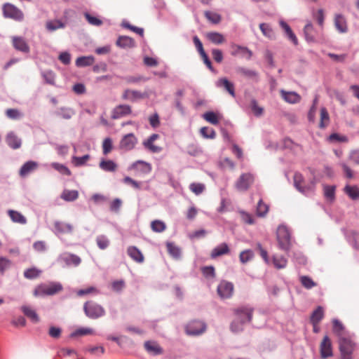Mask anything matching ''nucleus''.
Masks as SVG:
<instances>
[{
  "label": "nucleus",
  "mask_w": 359,
  "mask_h": 359,
  "mask_svg": "<svg viewBox=\"0 0 359 359\" xmlns=\"http://www.w3.org/2000/svg\"><path fill=\"white\" fill-rule=\"evenodd\" d=\"M255 180L254 175L250 172L243 173L235 183V187L240 191H247Z\"/></svg>",
  "instance_id": "obj_5"
},
{
  "label": "nucleus",
  "mask_w": 359,
  "mask_h": 359,
  "mask_svg": "<svg viewBox=\"0 0 359 359\" xmlns=\"http://www.w3.org/2000/svg\"><path fill=\"white\" fill-rule=\"evenodd\" d=\"M6 115L8 118L13 120H18L22 117L23 114L17 109H8L6 111Z\"/></svg>",
  "instance_id": "obj_49"
},
{
  "label": "nucleus",
  "mask_w": 359,
  "mask_h": 359,
  "mask_svg": "<svg viewBox=\"0 0 359 359\" xmlns=\"http://www.w3.org/2000/svg\"><path fill=\"white\" fill-rule=\"evenodd\" d=\"M236 72L238 74L248 78V79H257L258 77V73L252 69H248L244 67H238L236 69Z\"/></svg>",
  "instance_id": "obj_23"
},
{
  "label": "nucleus",
  "mask_w": 359,
  "mask_h": 359,
  "mask_svg": "<svg viewBox=\"0 0 359 359\" xmlns=\"http://www.w3.org/2000/svg\"><path fill=\"white\" fill-rule=\"evenodd\" d=\"M89 159L90 155L88 154L84 155L81 157L73 156L72 162L75 166L79 167L85 165Z\"/></svg>",
  "instance_id": "obj_50"
},
{
  "label": "nucleus",
  "mask_w": 359,
  "mask_h": 359,
  "mask_svg": "<svg viewBox=\"0 0 359 359\" xmlns=\"http://www.w3.org/2000/svg\"><path fill=\"white\" fill-rule=\"evenodd\" d=\"M96 242H97L98 247L101 250L106 249L109 246V241L107 239V238L102 235L97 237Z\"/></svg>",
  "instance_id": "obj_56"
},
{
  "label": "nucleus",
  "mask_w": 359,
  "mask_h": 359,
  "mask_svg": "<svg viewBox=\"0 0 359 359\" xmlns=\"http://www.w3.org/2000/svg\"><path fill=\"white\" fill-rule=\"evenodd\" d=\"M102 152L104 155L109 154L113 149V141L110 137L105 138L102 142Z\"/></svg>",
  "instance_id": "obj_48"
},
{
  "label": "nucleus",
  "mask_w": 359,
  "mask_h": 359,
  "mask_svg": "<svg viewBox=\"0 0 359 359\" xmlns=\"http://www.w3.org/2000/svg\"><path fill=\"white\" fill-rule=\"evenodd\" d=\"M276 237L280 248L288 250L290 246V233L287 227L280 225L277 229Z\"/></svg>",
  "instance_id": "obj_3"
},
{
  "label": "nucleus",
  "mask_w": 359,
  "mask_h": 359,
  "mask_svg": "<svg viewBox=\"0 0 359 359\" xmlns=\"http://www.w3.org/2000/svg\"><path fill=\"white\" fill-rule=\"evenodd\" d=\"M280 25L282 27V29L285 31L287 37L293 42V43L294 45H297V39L295 34L293 33L292 30L291 29L290 27L283 20L280 21Z\"/></svg>",
  "instance_id": "obj_29"
},
{
  "label": "nucleus",
  "mask_w": 359,
  "mask_h": 359,
  "mask_svg": "<svg viewBox=\"0 0 359 359\" xmlns=\"http://www.w3.org/2000/svg\"><path fill=\"white\" fill-rule=\"evenodd\" d=\"M304 182L303 176L300 173H295L294 175V184L295 187L301 192H306V188L302 185Z\"/></svg>",
  "instance_id": "obj_42"
},
{
  "label": "nucleus",
  "mask_w": 359,
  "mask_h": 359,
  "mask_svg": "<svg viewBox=\"0 0 359 359\" xmlns=\"http://www.w3.org/2000/svg\"><path fill=\"white\" fill-rule=\"evenodd\" d=\"M62 289L60 283H42L35 287L33 294L35 297L50 296L60 292Z\"/></svg>",
  "instance_id": "obj_1"
},
{
  "label": "nucleus",
  "mask_w": 359,
  "mask_h": 359,
  "mask_svg": "<svg viewBox=\"0 0 359 359\" xmlns=\"http://www.w3.org/2000/svg\"><path fill=\"white\" fill-rule=\"evenodd\" d=\"M205 187L202 183H191L189 185V189L196 195H199L203 192Z\"/></svg>",
  "instance_id": "obj_53"
},
{
  "label": "nucleus",
  "mask_w": 359,
  "mask_h": 359,
  "mask_svg": "<svg viewBox=\"0 0 359 359\" xmlns=\"http://www.w3.org/2000/svg\"><path fill=\"white\" fill-rule=\"evenodd\" d=\"M229 252L230 250L228 245L225 243H223L212 249L210 253V257L212 259H215L217 257H220L224 255H227L229 253Z\"/></svg>",
  "instance_id": "obj_20"
},
{
  "label": "nucleus",
  "mask_w": 359,
  "mask_h": 359,
  "mask_svg": "<svg viewBox=\"0 0 359 359\" xmlns=\"http://www.w3.org/2000/svg\"><path fill=\"white\" fill-rule=\"evenodd\" d=\"M130 168L135 170L137 174L141 175H147L150 173L151 171V164L142 161H137L135 162L131 165Z\"/></svg>",
  "instance_id": "obj_14"
},
{
  "label": "nucleus",
  "mask_w": 359,
  "mask_h": 359,
  "mask_svg": "<svg viewBox=\"0 0 359 359\" xmlns=\"http://www.w3.org/2000/svg\"><path fill=\"white\" fill-rule=\"evenodd\" d=\"M38 163L33 161L26 162L22 165L19 171V175L25 177L38 168Z\"/></svg>",
  "instance_id": "obj_16"
},
{
  "label": "nucleus",
  "mask_w": 359,
  "mask_h": 359,
  "mask_svg": "<svg viewBox=\"0 0 359 359\" xmlns=\"http://www.w3.org/2000/svg\"><path fill=\"white\" fill-rule=\"evenodd\" d=\"M280 95L282 98L290 104H296L300 102L301 96L293 91H285L284 90H280Z\"/></svg>",
  "instance_id": "obj_17"
},
{
  "label": "nucleus",
  "mask_w": 359,
  "mask_h": 359,
  "mask_svg": "<svg viewBox=\"0 0 359 359\" xmlns=\"http://www.w3.org/2000/svg\"><path fill=\"white\" fill-rule=\"evenodd\" d=\"M79 197V193L76 190L65 189L61 195V198L66 201H74Z\"/></svg>",
  "instance_id": "obj_37"
},
{
  "label": "nucleus",
  "mask_w": 359,
  "mask_h": 359,
  "mask_svg": "<svg viewBox=\"0 0 359 359\" xmlns=\"http://www.w3.org/2000/svg\"><path fill=\"white\" fill-rule=\"evenodd\" d=\"M259 28L263 34L269 38H273L274 36V33L269 25L266 23H262L259 25Z\"/></svg>",
  "instance_id": "obj_57"
},
{
  "label": "nucleus",
  "mask_w": 359,
  "mask_h": 359,
  "mask_svg": "<svg viewBox=\"0 0 359 359\" xmlns=\"http://www.w3.org/2000/svg\"><path fill=\"white\" fill-rule=\"evenodd\" d=\"M83 309L86 315L90 318H98L104 315V309L99 304L88 302L84 304Z\"/></svg>",
  "instance_id": "obj_4"
},
{
  "label": "nucleus",
  "mask_w": 359,
  "mask_h": 359,
  "mask_svg": "<svg viewBox=\"0 0 359 359\" xmlns=\"http://www.w3.org/2000/svg\"><path fill=\"white\" fill-rule=\"evenodd\" d=\"M151 228L155 232L161 233L165 231L166 225L163 222L156 219L151 222Z\"/></svg>",
  "instance_id": "obj_44"
},
{
  "label": "nucleus",
  "mask_w": 359,
  "mask_h": 359,
  "mask_svg": "<svg viewBox=\"0 0 359 359\" xmlns=\"http://www.w3.org/2000/svg\"><path fill=\"white\" fill-rule=\"evenodd\" d=\"M273 262L277 269H283L286 266L287 262L283 256H274Z\"/></svg>",
  "instance_id": "obj_51"
},
{
  "label": "nucleus",
  "mask_w": 359,
  "mask_h": 359,
  "mask_svg": "<svg viewBox=\"0 0 359 359\" xmlns=\"http://www.w3.org/2000/svg\"><path fill=\"white\" fill-rule=\"evenodd\" d=\"M144 97V95L137 90H126L123 95L122 98L123 100H130L135 102L137 99H142Z\"/></svg>",
  "instance_id": "obj_27"
},
{
  "label": "nucleus",
  "mask_w": 359,
  "mask_h": 359,
  "mask_svg": "<svg viewBox=\"0 0 359 359\" xmlns=\"http://www.w3.org/2000/svg\"><path fill=\"white\" fill-rule=\"evenodd\" d=\"M100 168L107 172H114L117 165L111 160H102L99 164Z\"/></svg>",
  "instance_id": "obj_31"
},
{
  "label": "nucleus",
  "mask_w": 359,
  "mask_h": 359,
  "mask_svg": "<svg viewBox=\"0 0 359 359\" xmlns=\"http://www.w3.org/2000/svg\"><path fill=\"white\" fill-rule=\"evenodd\" d=\"M65 27V24L58 20H48L46 23V27L50 32H53L57 29L64 28Z\"/></svg>",
  "instance_id": "obj_36"
},
{
  "label": "nucleus",
  "mask_w": 359,
  "mask_h": 359,
  "mask_svg": "<svg viewBox=\"0 0 359 359\" xmlns=\"http://www.w3.org/2000/svg\"><path fill=\"white\" fill-rule=\"evenodd\" d=\"M217 86L223 87L232 97H235L234 85L227 79H219L217 82Z\"/></svg>",
  "instance_id": "obj_24"
},
{
  "label": "nucleus",
  "mask_w": 359,
  "mask_h": 359,
  "mask_svg": "<svg viewBox=\"0 0 359 359\" xmlns=\"http://www.w3.org/2000/svg\"><path fill=\"white\" fill-rule=\"evenodd\" d=\"M201 134L203 135V137L210 139H213L216 136L215 131L213 129L209 128L208 127L201 128Z\"/></svg>",
  "instance_id": "obj_58"
},
{
  "label": "nucleus",
  "mask_w": 359,
  "mask_h": 359,
  "mask_svg": "<svg viewBox=\"0 0 359 359\" xmlns=\"http://www.w3.org/2000/svg\"><path fill=\"white\" fill-rule=\"evenodd\" d=\"M320 353L323 359H325L333 355L332 344L330 338L325 335L320 344Z\"/></svg>",
  "instance_id": "obj_10"
},
{
  "label": "nucleus",
  "mask_w": 359,
  "mask_h": 359,
  "mask_svg": "<svg viewBox=\"0 0 359 359\" xmlns=\"http://www.w3.org/2000/svg\"><path fill=\"white\" fill-rule=\"evenodd\" d=\"M116 45L121 48L133 47L134 40L129 36H120L116 41Z\"/></svg>",
  "instance_id": "obj_39"
},
{
  "label": "nucleus",
  "mask_w": 359,
  "mask_h": 359,
  "mask_svg": "<svg viewBox=\"0 0 359 359\" xmlns=\"http://www.w3.org/2000/svg\"><path fill=\"white\" fill-rule=\"evenodd\" d=\"M339 346L341 359H353V353L355 348V344L351 339L340 337Z\"/></svg>",
  "instance_id": "obj_2"
},
{
  "label": "nucleus",
  "mask_w": 359,
  "mask_h": 359,
  "mask_svg": "<svg viewBox=\"0 0 359 359\" xmlns=\"http://www.w3.org/2000/svg\"><path fill=\"white\" fill-rule=\"evenodd\" d=\"M206 37L210 41H211L214 44L219 45L225 42L224 36L219 32H208L206 34Z\"/></svg>",
  "instance_id": "obj_28"
},
{
  "label": "nucleus",
  "mask_w": 359,
  "mask_h": 359,
  "mask_svg": "<svg viewBox=\"0 0 359 359\" xmlns=\"http://www.w3.org/2000/svg\"><path fill=\"white\" fill-rule=\"evenodd\" d=\"M24 314L29 318L33 323H36L39 321V318L36 311L31 307L23 306L21 308Z\"/></svg>",
  "instance_id": "obj_30"
},
{
  "label": "nucleus",
  "mask_w": 359,
  "mask_h": 359,
  "mask_svg": "<svg viewBox=\"0 0 359 359\" xmlns=\"http://www.w3.org/2000/svg\"><path fill=\"white\" fill-rule=\"evenodd\" d=\"M8 214L13 222L21 224H25L27 222L26 218L18 211L10 210L8 211Z\"/></svg>",
  "instance_id": "obj_32"
},
{
  "label": "nucleus",
  "mask_w": 359,
  "mask_h": 359,
  "mask_svg": "<svg viewBox=\"0 0 359 359\" xmlns=\"http://www.w3.org/2000/svg\"><path fill=\"white\" fill-rule=\"evenodd\" d=\"M344 191L353 200L359 198V188L356 186L346 185Z\"/></svg>",
  "instance_id": "obj_38"
},
{
  "label": "nucleus",
  "mask_w": 359,
  "mask_h": 359,
  "mask_svg": "<svg viewBox=\"0 0 359 359\" xmlns=\"http://www.w3.org/2000/svg\"><path fill=\"white\" fill-rule=\"evenodd\" d=\"M168 253L174 258H179L180 257V249L172 243H168L166 245Z\"/></svg>",
  "instance_id": "obj_43"
},
{
  "label": "nucleus",
  "mask_w": 359,
  "mask_h": 359,
  "mask_svg": "<svg viewBox=\"0 0 359 359\" xmlns=\"http://www.w3.org/2000/svg\"><path fill=\"white\" fill-rule=\"evenodd\" d=\"M302 285L306 289H311L316 285V283L309 276H302L300 278Z\"/></svg>",
  "instance_id": "obj_54"
},
{
  "label": "nucleus",
  "mask_w": 359,
  "mask_h": 359,
  "mask_svg": "<svg viewBox=\"0 0 359 359\" xmlns=\"http://www.w3.org/2000/svg\"><path fill=\"white\" fill-rule=\"evenodd\" d=\"M305 38L307 41L313 42L315 41L313 27L311 22H308L304 29Z\"/></svg>",
  "instance_id": "obj_41"
},
{
  "label": "nucleus",
  "mask_w": 359,
  "mask_h": 359,
  "mask_svg": "<svg viewBox=\"0 0 359 359\" xmlns=\"http://www.w3.org/2000/svg\"><path fill=\"white\" fill-rule=\"evenodd\" d=\"M253 309L249 306H241L234 309V314L242 323L250 322L252 317Z\"/></svg>",
  "instance_id": "obj_8"
},
{
  "label": "nucleus",
  "mask_w": 359,
  "mask_h": 359,
  "mask_svg": "<svg viewBox=\"0 0 359 359\" xmlns=\"http://www.w3.org/2000/svg\"><path fill=\"white\" fill-rule=\"evenodd\" d=\"M330 123V116L327 109L325 107L320 109V120L319 127L325 128Z\"/></svg>",
  "instance_id": "obj_40"
},
{
  "label": "nucleus",
  "mask_w": 359,
  "mask_h": 359,
  "mask_svg": "<svg viewBox=\"0 0 359 359\" xmlns=\"http://www.w3.org/2000/svg\"><path fill=\"white\" fill-rule=\"evenodd\" d=\"M233 283L222 280L217 286V294L222 299H229L233 293Z\"/></svg>",
  "instance_id": "obj_9"
},
{
  "label": "nucleus",
  "mask_w": 359,
  "mask_h": 359,
  "mask_svg": "<svg viewBox=\"0 0 359 359\" xmlns=\"http://www.w3.org/2000/svg\"><path fill=\"white\" fill-rule=\"evenodd\" d=\"M85 18L88 20V22L95 26H100L102 24V22L99 18L90 15L89 13H85Z\"/></svg>",
  "instance_id": "obj_63"
},
{
  "label": "nucleus",
  "mask_w": 359,
  "mask_h": 359,
  "mask_svg": "<svg viewBox=\"0 0 359 359\" xmlns=\"http://www.w3.org/2000/svg\"><path fill=\"white\" fill-rule=\"evenodd\" d=\"M334 26L340 33H346L348 31V26L345 18L341 14H336L334 16Z\"/></svg>",
  "instance_id": "obj_19"
},
{
  "label": "nucleus",
  "mask_w": 359,
  "mask_h": 359,
  "mask_svg": "<svg viewBox=\"0 0 359 359\" xmlns=\"http://www.w3.org/2000/svg\"><path fill=\"white\" fill-rule=\"evenodd\" d=\"M269 211V206L263 202L262 200H259L257 205V215L259 217H264Z\"/></svg>",
  "instance_id": "obj_46"
},
{
  "label": "nucleus",
  "mask_w": 359,
  "mask_h": 359,
  "mask_svg": "<svg viewBox=\"0 0 359 359\" xmlns=\"http://www.w3.org/2000/svg\"><path fill=\"white\" fill-rule=\"evenodd\" d=\"M144 146L149 149L154 153L160 152L162 149L160 147L156 146L154 144V142L150 141V140L147 139L146 141L143 142Z\"/></svg>",
  "instance_id": "obj_60"
},
{
  "label": "nucleus",
  "mask_w": 359,
  "mask_h": 359,
  "mask_svg": "<svg viewBox=\"0 0 359 359\" xmlns=\"http://www.w3.org/2000/svg\"><path fill=\"white\" fill-rule=\"evenodd\" d=\"M51 167L62 175H65L67 176H70L72 175V172L70 171V170L63 164H60L58 163H52Z\"/></svg>",
  "instance_id": "obj_45"
},
{
  "label": "nucleus",
  "mask_w": 359,
  "mask_h": 359,
  "mask_svg": "<svg viewBox=\"0 0 359 359\" xmlns=\"http://www.w3.org/2000/svg\"><path fill=\"white\" fill-rule=\"evenodd\" d=\"M128 256L135 262L137 263H142L144 260V257L142 252L135 246H130L127 249Z\"/></svg>",
  "instance_id": "obj_18"
},
{
  "label": "nucleus",
  "mask_w": 359,
  "mask_h": 359,
  "mask_svg": "<svg viewBox=\"0 0 359 359\" xmlns=\"http://www.w3.org/2000/svg\"><path fill=\"white\" fill-rule=\"evenodd\" d=\"M206 330L205 324L200 320L189 322L185 327L187 334L196 336L203 334Z\"/></svg>",
  "instance_id": "obj_6"
},
{
  "label": "nucleus",
  "mask_w": 359,
  "mask_h": 359,
  "mask_svg": "<svg viewBox=\"0 0 359 359\" xmlns=\"http://www.w3.org/2000/svg\"><path fill=\"white\" fill-rule=\"evenodd\" d=\"M93 330L90 328H86V327H82L76 330L75 332H74L71 336L72 337H78V336H83V335H88V334H93Z\"/></svg>",
  "instance_id": "obj_59"
},
{
  "label": "nucleus",
  "mask_w": 359,
  "mask_h": 359,
  "mask_svg": "<svg viewBox=\"0 0 359 359\" xmlns=\"http://www.w3.org/2000/svg\"><path fill=\"white\" fill-rule=\"evenodd\" d=\"M54 227L56 233H70L73 231V226L71 224L63 222H55Z\"/></svg>",
  "instance_id": "obj_22"
},
{
  "label": "nucleus",
  "mask_w": 359,
  "mask_h": 359,
  "mask_svg": "<svg viewBox=\"0 0 359 359\" xmlns=\"http://www.w3.org/2000/svg\"><path fill=\"white\" fill-rule=\"evenodd\" d=\"M6 142L13 149H19L21 147V140L13 132L7 134Z\"/></svg>",
  "instance_id": "obj_21"
},
{
  "label": "nucleus",
  "mask_w": 359,
  "mask_h": 359,
  "mask_svg": "<svg viewBox=\"0 0 359 359\" xmlns=\"http://www.w3.org/2000/svg\"><path fill=\"white\" fill-rule=\"evenodd\" d=\"M95 62V58L92 55L79 57L76 60L77 67H87L92 65Z\"/></svg>",
  "instance_id": "obj_33"
},
{
  "label": "nucleus",
  "mask_w": 359,
  "mask_h": 359,
  "mask_svg": "<svg viewBox=\"0 0 359 359\" xmlns=\"http://www.w3.org/2000/svg\"><path fill=\"white\" fill-rule=\"evenodd\" d=\"M12 43L13 47L22 53H28L29 52V46L25 39L21 36H13Z\"/></svg>",
  "instance_id": "obj_15"
},
{
  "label": "nucleus",
  "mask_w": 359,
  "mask_h": 359,
  "mask_svg": "<svg viewBox=\"0 0 359 359\" xmlns=\"http://www.w3.org/2000/svg\"><path fill=\"white\" fill-rule=\"evenodd\" d=\"M132 109L130 106L127 104H120L116 106L112 111L111 118L118 119L121 117L130 114Z\"/></svg>",
  "instance_id": "obj_13"
},
{
  "label": "nucleus",
  "mask_w": 359,
  "mask_h": 359,
  "mask_svg": "<svg viewBox=\"0 0 359 359\" xmlns=\"http://www.w3.org/2000/svg\"><path fill=\"white\" fill-rule=\"evenodd\" d=\"M324 317V310L322 306H318L311 316V323H319Z\"/></svg>",
  "instance_id": "obj_34"
},
{
  "label": "nucleus",
  "mask_w": 359,
  "mask_h": 359,
  "mask_svg": "<svg viewBox=\"0 0 359 359\" xmlns=\"http://www.w3.org/2000/svg\"><path fill=\"white\" fill-rule=\"evenodd\" d=\"M231 54L233 56L241 55L242 57H245L247 60H250L252 56V52L247 47L231 43Z\"/></svg>",
  "instance_id": "obj_12"
},
{
  "label": "nucleus",
  "mask_w": 359,
  "mask_h": 359,
  "mask_svg": "<svg viewBox=\"0 0 359 359\" xmlns=\"http://www.w3.org/2000/svg\"><path fill=\"white\" fill-rule=\"evenodd\" d=\"M203 116L206 121L213 125H217L219 123L217 115L212 111H208Z\"/></svg>",
  "instance_id": "obj_52"
},
{
  "label": "nucleus",
  "mask_w": 359,
  "mask_h": 359,
  "mask_svg": "<svg viewBox=\"0 0 359 359\" xmlns=\"http://www.w3.org/2000/svg\"><path fill=\"white\" fill-rule=\"evenodd\" d=\"M254 257V253L251 250L242 251L239 255V259L241 263L245 264L251 260Z\"/></svg>",
  "instance_id": "obj_47"
},
{
  "label": "nucleus",
  "mask_w": 359,
  "mask_h": 359,
  "mask_svg": "<svg viewBox=\"0 0 359 359\" xmlns=\"http://www.w3.org/2000/svg\"><path fill=\"white\" fill-rule=\"evenodd\" d=\"M60 258L62 261H64L67 265L73 264L74 266H78L81 260L79 257L77 255L70 254V253H63L61 255Z\"/></svg>",
  "instance_id": "obj_25"
},
{
  "label": "nucleus",
  "mask_w": 359,
  "mask_h": 359,
  "mask_svg": "<svg viewBox=\"0 0 359 359\" xmlns=\"http://www.w3.org/2000/svg\"><path fill=\"white\" fill-rule=\"evenodd\" d=\"M245 323H242L241 320H238V318L236 317V319L233 321V323L231 325V330L233 332H238L243 330V325Z\"/></svg>",
  "instance_id": "obj_62"
},
{
  "label": "nucleus",
  "mask_w": 359,
  "mask_h": 359,
  "mask_svg": "<svg viewBox=\"0 0 359 359\" xmlns=\"http://www.w3.org/2000/svg\"><path fill=\"white\" fill-rule=\"evenodd\" d=\"M251 109L256 116H261L264 113V108L258 105L255 100H252L250 104Z\"/></svg>",
  "instance_id": "obj_55"
},
{
  "label": "nucleus",
  "mask_w": 359,
  "mask_h": 359,
  "mask_svg": "<svg viewBox=\"0 0 359 359\" xmlns=\"http://www.w3.org/2000/svg\"><path fill=\"white\" fill-rule=\"evenodd\" d=\"M3 13L5 18H12L20 21L23 19L22 12L11 4H5L3 7Z\"/></svg>",
  "instance_id": "obj_7"
},
{
  "label": "nucleus",
  "mask_w": 359,
  "mask_h": 359,
  "mask_svg": "<svg viewBox=\"0 0 359 359\" xmlns=\"http://www.w3.org/2000/svg\"><path fill=\"white\" fill-rule=\"evenodd\" d=\"M137 142V140L133 133L124 135L120 141L119 148L126 151L133 149Z\"/></svg>",
  "instance_id": "obj_11"
},
{
  "label": "nucleus",
  "mask_w": 359,
  "mask_h": 359,
  "mask_svg": "<svg viewBox=\"0 0 359 359\" xmlns=\"http://www.w3.org/2000/svg\"><path fill=\"white\" fill-rule=\"evenodd\" d=\"M42 271L36 267H31L27 269L24 271V276L27 279H34L40 276Z\"/></svg>",
  "instance_id": "obj_35"
},
{
  "label": "nucleus",
  "mask_w": 359,
  "mask_h": 359,
  "mask_svg": "<svg viewBox=\"0 0 359 359\" xmlns=\"http://www.w3.org/2000/svg\"><path fill=\"white\" fill-rule=\"evenodd\" d=\"M205 17L215 24L219 23L221 20V17L219 14L210 11L205 13Z\"/></svg>",
  "instance_id": "obj_61"
},
{
  "label": "nucleus",
  "mask_w": 359,
  "mask_h": 359,
  "mask_svg": "<svg viewBox=\"0 0 359 359\" xmlns=\"http://www.w3.org/2000/svg\"><path fill=\"white\" fill-rule=\"evenodd\" d=\"M212 56L214 60L217 63H221L223 60V53L219 49H212Z\"/></svg>",
  "instance_id": "obj_64"
},
{
  "label": "nucleus",
  "mask_w": 359,
  "mask_h": 359,
  "mask_svg": "<svg viewBox=\"0 0 359 359\" xmlns=\"http://www.w3.org/2000/svg\"><path fill=\"white\" fill-rule=\"evenodd\" d=\"M147 351L152 355H159L163 353L161 347L155 341H148L144 343Z\"/></svg>",
  "instance_id": "obj_26"
}]
</instances>
